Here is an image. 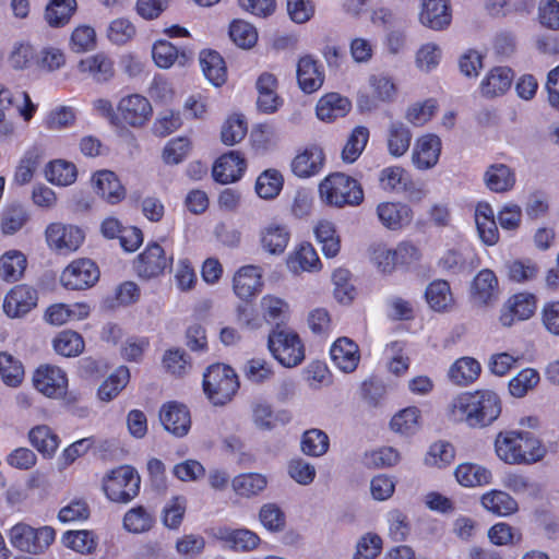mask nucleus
Here are the masks:
<instances>
[{"instance_id": "5", "label": "nucleus", "mask_w": 559, "mask_h": 559, "mask_svg": "<svg viewBox=\"0 0 559 559\" xmlns=\"http://www.w3.org/2000/svg\"><path fill=\"white\" fill-rule=\"evenodd\" d=\"M203 389L214 405H225L233 400L239 389L238 377L229 366L212 365L204 373Z\"/></svg>"}, {"instance_id": "42", "label": "nucleus", "mask_w": 559, "mask_h": 559, "mask_svg": "<svg viewBox=\"0 0 559 559\" xmlns=\"http://www.w3.org/2000/svg\"><path fill=\"white\" fill-rule=\"evenodd\" d=\"M426 300L436 311H445L453 305V296L447 281H435L426 289Z\"/></svg>"}, {"instance_id": "15", "label": "nucleus", "mask_w": 559, "mask_h": 559, "mask_svg": "<svg viewBox=\"0 0 559 559\" xmlns=\"http://www.w3.org/2000/svg\"><path fill=\"white\" fill-rule=\"evenodd\" d=\"M246 167V159L240 152L230 151L215 160L212 176L222 185L236 182L242 177Z\"/></svg>"}, {"instance_id": "39", "label": "nucleus", "mask_w": 559, "mask_h": 559, "mask_svg": "<svg viewBox=\"0 0 559 559\" xmlns=\"http://www.w3.org/2000/svg\"><path fill=\"white\" fill-rule=\"evenodd\" d=\"M153 515L142 506L128 510L122 519L123 528L132 534H142L152 528Z\"/></svg>"}, {"instance_id": "17", "label": "nucleus", "mask_w": 559, "mask_h": 559, "mask_svg": "<svg viewBox=\"0 0 559 559\" xmlns=\"http://www.w3.org/2000/svg\"><path fill=\"white\" fill-rule=\"evenodd\" d=\"M324 165L323 150L318 145H309L292 162L293 173L300 178H309L321 171Z\"/></svg>"}, {"instance_id": "26", "label": "nucleus", "mask_w": 559, "mask_h": 559, "mask_svg": "<svg viewBox=\"0 0 559 559\" xmlns=\"http://www.w3.org/2000/svg\"><path fill=\"white\" fill-rule=\"evenodd\" d=\"M475 223L478 235L484 243L493 246L499 240V230L495 213L489 203L479 202L475 209Z\"/></svg>"}, {"instance_id": "60", "label": "nucleus", "mask_w": 559, "mask_h": 559, "mask_svg": "<svg viewBox=\"0 0 559 559\" xmlns=\"http://www.w3.org/2000/svg\"><path fill=\"white\" fill-rule=\"evenodd\" d=\"M382 547L383 542L378 534L367 533L357 542L354 559H376Z\"/></svg>"}, {"instance_id": "1", "label": "nucleus", "mask_w": 559, "mask_h": 559, "mask_svg": "<svg viewBox=\"0 0 559 559\" xmlns=\"http://www.w3.org/2000/svg\"><path fill=\"white\" fill-rule=\"evenodd\" d=\"M501 400L491 390H477L456 395L448 406L449 416L471 428L490 426L501 414Z\"/></svg>"}, {"instance_id": "47", "label": "nucleus", "mask_w": 559, "mask_h": 559, "mask_svg": "<svg viewBox=\"0 0 559 559\" xmlns=\"http://www.w3.org/2000/svg\"><path fill=\"white\" fill-rule=\"evenodd\" d=\"M75 7V0H51L46 8V21L50 26H62L69 22Z\"/></svg>"}, {"instance_id": "46", "label": "nucleus", "mask_w": 559, "mask_h": 559, "mask_svg": "<svg viewBox=\"0 0 559 559\" xmlns=\"http://www.w3.org/2000/svg\"><path fill=\"white\" fill-rule=\"evenodd\" d=\"M283 182V176L278 170L267 169L258 177L255 182V191L262 199H274L281 192Z\"/></svg>"}, {"instance_id": "20", "label": "nucleus", "mask_w": 559, "mask_h": 559, "mask_svg": "<svg viewBox=\"0 0 559 559\" xmlns=\"http://www.w3.org/2000/svg\"><path fill=\"white\" fill-rule=\"evenodd\" d=\"M331 358L340 370L350 373L356 370L360 360L358 345L350 338L341 337L331 347Z\"/></svg>"}, {"instance_id": "33", "label": "nucleus", "mask_w": 559, "mask_h": 559, "mask_svg": "<svg viewBox=\"0 0 559 559\" xmlns=\"http://www.w3.org/2000/svg\"><path fill=\"white\" fill-rule=\"evenodd\" d=\"M481 366L472 357L459 358L449 370L450 380L461 386L474 383L480 376Z\"/></svg>"}, {"instance_id": "32", "label": "nucleus", "mask_w": 559, "mask_h": 559, "mask_svg": "<svg viewBox=\"0 0 559 559\" xmlns=\"http://www.w3.org/2000/svg\"><path fill=\"white\" fill-rule=\"evenodd\" d=\"M509 312H504L500 317L503 325L510 326L514 318L518 320L530 319L536 309V299L531 294H516L509 299Z\"/></svg>"}, {"instance_id": "11", "label": "nucleus", "mask_w": 559, "mask_h": 559, "mask_svg": "<svg viewBox=\"0 0 559 559\" xmlns=\"http://www.w3.org/2000/svg\"><path fill=\"white\" fill-rule=\"evenodd\" d=\"M171 260L157 242H152L136 257L133 267L139 277L150 280L162 275Z\"/></svg>"}, {"instance_id": "54", "label": "nucleus", "mask_w": 559, "mask_h": 559, "mask_svg": "<svg viewBox=\"0 0 559 559\" xmlns=\"http://www.w3.org/2000/svg\"><path fill=\"white\" fill-rule=\"evenodd\" d=\"M329 437L319 429H310L304 433L301 450L306 455L321 456L329 450Z\"/></svg>"}, {"instance_id": "45", "label": "nucleus", "mask_w": 559, "mask_h": 559, "mask_svg": "<svg viewBox=\"0 0 559 559\" xmlns=\"http://www.w3.org/2000/svg\"><path fill=\"white\" fill-rule=\"evenodd\" d=\"M420 411L416 406H409L395 414L390 423L393 431L401 435H413L420 426Z\"/></svg>"}, {"instance_id": "40", "label": "nucleus", "mask_w": 559, "mask_h": 559, "mask_svg": "<svg viewBox=\"0 0 559 559\" xmlns=\"http://www.w3.org/2000/svg\"><path fill=\"white\" fill-rule=\"evenodd\" d=\"M411 141L412 133L403 122L394 121L390 124L388 148L391 155L395 157L403 156L408 151Z\"/></svg>"}, {"instance_id": "50", "label": "nucleus", "mask_w": 559, "mask_h": 559, "mask_svg": "<svg viewBox=\"0 0 559 559\" xmlns=\"http://www.w3.org/2000/svg\"><path fill=\"white\" fill-rule=\"evenodd\" d=\"M62 544L80 554H91L97 546L94 533L85 530L64 533Z\"/></svg>"}, {"instance_id": "2", "label": "nucleus", "mask_w": 559, "mask_h": 559, "mask_svg": "<svg viewBox=\"0 0 559 559\" xmlns=\"http://www.w3.org/2000/svg\"><path fill=\"white\" fill-rule=\"evenodd\" d=\"M495 450L507 464H534L544 459L546 448L530 431L509 430L497 435Z\"/></svg>"}, {"instance_id": "38", "label": "nucleus", "mask_w": 559, "mask_h": 559, "mask_svg": "<svg viewBox=\"0 0 559 559\" xmlns=\"http://www.w3.org/2000/svg\"><path fill=\"white\" fill-rule=\"evenodd\" d=\"M28 439L38 452L47 456H51L59 447L58 436L46 425L32 428Z\"/></svg>"}, {"instance_id": "44", "label": "nucleus", "mask_w": 559, "mask_h": 559, "mask_svg": "<svg viewBox=\"0 0 559 559\" xmlns=\"http://www.w3.org/2000/svg\"><path fill=\"white\" fill-rule=\"evenodd\" d=\"M314 234L317 240L322 246V251L325 257L333 258L338 253L341 242L333 223L329 221H320L314 228Z\"/></svg>"}, {"instance_id": "53", "label": "nucleus", "mask_w": 559, "mask_h": 559, "mask_svg": "<svg viewBox=\"0 0 559 559\" xmlns=\"http://www.w3.org/2000/svg\"><path fill=\"white\" fill-rule=\"evenodd\" d=\"M0 376L7 385L15 388L24 378V368L12 355L0 353Z\"/></svg>"}, {"instance_id": "62", "label": "nucleus", "mask_w": 559, "mask_h": 559, "mask_svg": "<svg viewBox=\"0 0 559 559\" xmlns=\"http://www.w3.org/2000/svg\"><path fill=\"white\" fill-rule=\"evenodd\" d=\"M437 107L438 103L433 98L426 99L423 103H416L408 108L406 119L412 124L421 127L432 118Z\"/></svg>"}, {"instance_id": "12", "label": "nucleus", "mask_w": 559, "mask_h": 559, "mask_svg": "<svg viewBox=\"0 0 559 559\" xmlns=\"http://www.w3.org/2000/svg\"><path fill=\"white\" fill-rule=\"evenodd\" d=\"M45 234L48 247L59 253L75 251L84 240V234L79 227L61 223H51Z\"/></svg>"}, {"instance_id": "34", "label": "nucleus", "mask_w": 559, "mask_h": 559, "mask_svg": "<svg viewBox=\"0 0 559 559\" xmlns=\"http://www.w3.org/2000/svg\"><path fill=\"white\" fill-rule=\"evenodd\" d=\"M79 70L82 73H88L97 82H107L115 74L112 60L104 53H96L81 60Z\"/></svg>"}, {"instance_id": "49", "label": "nucleus", "mask_w": 559, "mask_h": 559, "mask_svg": "<svg viewBox=\"0 0 559 559\" xmlns=\"http://www.w3.org/2000/svg\"><path fill=\"white\" fill-rule=\"evenodd\" d=\"M55 350L64 356L73 357L80 355L84 349L83 337L74 331H62L53 340Z\"/></svg>"}, {"instance_id": "19", "label": "nucleus", "mask_w": 559, "mask_h": 559, "mask_svg": "<svg viewBox=\"0 0 559 559\" xmlns=\"http://www.w3.org/2000/svg\"><path fill=\"white\" fill-rule=\"evenodd\" d=\"M451 19L449 0H423L420 12L423 25L435 31H441L450 25Z\"/></svg>"}, {"instance_id": "48", "label": "nucleus", "mask_w": 559, "mask_h": 559, "mask_svg": "<svg viewBox=\"0 0 559 559\" xmlns=\"http://www.w3.org/2000/svg\"><path fill=\"white\" fill-rule=\"evenodd\" d=\"M369 140V130L366 127H356L347 139L342 151V158L346 163H354L361 155Z\"/></svg>"}, {"instance_id": "8", "label": "nucleus", "mask_w": 559, "mask_h": 559, "mask_svg": "<svg viewBox=\"0 0 559 559\" xmlns=\"http://www.w3.org/2000/svg\"><path fill=\"white\" fill-rule=\"evenodd\" d=\"M118 122L132 128L145 126L153 114L150 100L141 94H129L117 104Z\"/></svg>"}, {"instance_id": "57", "label": "nucleus", "mask_w": 559, "mask_h": 559, "mask_svg": "<svg viewBox=\"0 0 559 559\" xmlns=\"http://www.w3.org/2000/svg\"><path fill=\"white\" fill-rule=\"evenodd\" d=\"M229 36L231 40L241 48L252 47L258 39L255 28L248 22L237 20L230 24Z\"/></svg>"}, {"instance_id": "16", "label": "nucleus", "mask_w": 559, "mask_h": 559, "mask_svg": "<svg viewBox=\"0 0 559 559\" xmlns=\"http://www.w3.org/2000/svg\"><path fill=\"white\" fill-rule=\"evenodd\" d=\"M440 154V138L429 133L416 140L412 153V160L417 169L427 170L437 165Z\"/></svg>"}, {"instance_id": "35", "label": "nucleus", "mask_w": 559, "mask_h": 559, "mask_svg": "<svg viewBox=\"0 0 559 559\" xmlns=\"http://www.w3.org/2000/svg\"><path fill=\"white\" fill-rule=\"evenodd\" d=\"M350 109V102L337 93L323 96L317 105V116L320 120L332 121L344 117Z\"/></svg>"}, {"instance_id": "64", "label": "nucleus", "mask_w": 559, "mask_h": 559, "mask_svg": "<svg viewBox=\"0 0 559 559\" xmlns=\"http://www.w3.org/2000/svg\"><path fill=\"white\" fill-rule=\"evenodd\" d=\"M71 49L75 52H84L95 48L96 33L90 25L78 26L71 35Z\"/></svg>"}, {"instance_id": "61", "label": "nucleus", "mask_w": 559, "mask_h": 559, "mask_svg": "<svg viewBox=\"0 0 559 559\" xmlns=\"http://www.w3.org/2000/svg\"><path fill=\"white\" fill-rule=\"evenodd\" d=\"M75 111L69 106H57L52 108L44 120V126L49 130H61L73 124Z\"/></svg>"}, {"instance_id": "55", "label": "nucleus", "mask_w": 559, "mask_h": 559, "mask_svg": "<svg viewBox=\"0 0 559 559\" xmlns=\"http://www.w3.org/2000/svg\"><path fill=\"white\" fill-rule=\"evenodd\" d=\"M454 457L455 450L450 442L437 441L430 445L425 462L429 466L442 468L450 465Z\"/></svg>"}, {"instance_id": "36", "label": "nucleus", "mask_w": 559, "mask_h": 559, "mask_svg": "<svg viewBox=\"0 0 559 559\" xmlns=\"http://www.w3.org/2000/svg\"><path fill=\"white\" fill-rule=\"evenodd\" d=\"M200 63L204 75L215 86H221L225 83L227 71L225 61L222 56L214 50H204L200 55Z\"/></svg>"}, {"instance_id": "51", "label": "nucleus", "mask_w": 559, "mask_h": 559, "mask_svg": "<svg viewBox=\"0 0 559 559\" xmlns=\"http://www.w3.org/2000/svg\"><path fill=\"white\" fill-rule=\"evenodd\" d=\"M266 478L257 473L242 474L234 478L233 488L242 497L255 496L266 487Z\"/></svg>"}, {"instance_id": "23", "label": "nucleus", "mask_w": 559, "mask_h": 559, "mask_svg": "<svg viewBox=\"0 0 559 559\" xmlns=\"http://www.w3.org/2000/svg\"><path fill=\"white\" fill-rule=\"evenodd\" d=\"M261 287L262 274L259 266H242L234 276V292L240 299H250L260 292Z\"/></svg>"}, {"instance_id": "9", "label": "nucleus", "mask_w": 559, "mask_h": 559, "mask_svg": "<svg viewBox=\"0 0 559 559\" xmlns=\"http://www.w3.org/2000/svg\"><path fill=\"white\" fill-rule=\"evenodd\" d=\"M34 388L49 399H61L68 391V377L56 366H39L33 374Z\"/></svg>"}, {"instance_id": "43", "label": "nucleus", "mask_w": 559, "mask_h": 559, "mask_svg": "<svg viewBox=\"0 0 559 559\" xmlns=\"http://www.w3.org/2000/svg\"><path fill=\"white\" fill-rule=\"evenodd\" d=\"M76 176L75 165L63 159L50 162L46 169L47 179L56 186H70L76 180Z\"/></svg>"}, {"instance_id": "6", "label": "nucleus", "mask_w": 559, "mask_h": 559, "mask_svg": "<svg viewBox=\"0 0 559 559\" xmlns=\"http://www.w3.org/2000/svg\"><path fill=\"white\" fill-rule=\"evenodd\" d=\"M140 487V475L133 467L128 465L110 471L103 478V490L112 502H130L139 495Z\"/></svg>"}, {"instance_id": "21", "label": "nucleus", "mask_w": 559, "mask_h": 559, "mask_svg": "<svg viewBox=\"0 0 559 559\" xmlns=\"http://www.w3.org/2000/svg\"><path fill=\"white\" fill-rule=\"evenodd\" d=\"M297 80L305 93L318 91L324 81L322 66L310 56L300 58L297 64Z\"/></svg>"}, {"instance_id": "14", "label": "nucleus", "mask_w": 559, "mask_h": 559, "mask_svg": "<svg viewBox=\"0 0 559 559\" xmlns=\"http://www.w3.org/2000/svg\"><path fill=\"white\" fill-rule=\"evenodd\" d=\"M499 282L496 274L489 270H481L473 280L471 299L477 307H487L499 298Z\"/></svg>"}, {"instance_id": "37", "label": "nucleus", "mask_w": 559, "mask_h": 559, "mask_svg": "<svg viewBox=\"0 0 559 559\" xmlns=\"http://www.w3.org/2000/svg\"><path fill=\"white\" fill-rule=\"evenodd\" d=\"M483 507L500 516L513 514L518 510V502L507 492L491 490L481 497Z\"/></svg>"}, {"instance_id": "24", "label": "nucleus", "mask_w": 559, "mask_h": 559, "mask_svg": "<svg viewBox=\"0 0 559 559\" xmlns=\"http://www.w3.org/2000/svg\"><path fill=\"white\" fill-rule=\"evenodd\" d=\"M96 193L110 204L119 203L126 195L124 188L115 173L99 170L93 176Z\"/></svg>"}, {"instance_id": "56", "label": "nucleus", "mask_w": 559, "mask_h": 559, "mask_svg": "<svg viewBox=\"0 0 559 559\" xmlns=\"http://www.w3.org/2000/svg\"><path fill=\"white\" fill-rule=\"evenodd\" d=\"M135 33V26L126 17L112 20L107 27V38L114 45L127 44L134 37Z\"/></svg>"}, {"instance_id": "18", "label": "nucleus", "mask_w": 559, "mask_h": 559, "mask_svg": "<svg viewBox=\"0 0 559 559\" xmlns=\"http://www.w3.org/2000/svg\"><path fill=\"white\" fill-rule=\"evenodd\" d=\"M377 215L382 225L392 230L402 229L413 221L412 209L403 203H380L377 207Z\"/></svg>"}, {"instance_id": "59", "label": "nucleus", "mask_w": 559, "mask_h": 559, "mask_svg": "<svg viewBox=\"0 0 559 559\" xmlns=\"http://www.w3.org/2000/svg\"><path fill=\"white\" fill-rule=\"evenodd\" d=\"M380 186L385 191H403L407 187L406 173L402 167L391 166L381 170Z\"/></svg>"}, {"instance_id": "13", "label": "nucleus", "mask_w": 559, "mask_h": 559, "mask_svg": "<svg viewBox=\"0 0 559 559\" xmlns=\"http://www.w3.org/2000/svg\"><path fill=\"white\" fill-rule=\"evenodd\" d=\"M38 294L33 287L20 284L9 290L3 300V311L10 318H21L37 306Z\"/></svg>"}, {"instance_id": "30", "label": "nucleus", "mask_w": 559, "mask_h": 559, "mask_svg": "<svg viewBox=\"0 0 559 559\" xmlns=\"http://www.w3.org/2000/svg\"><path fill=\"white\" fill-rule=\"evenodd\" d=\"M486 187L496 193L508 192L515 185V173L508 165L492 164L484 174Z\"/></svg>"}, {"instance_id": "29", "label": "nucleus", "mask_w": 559, "mask_h": 559, "mask_svg": "<svg viewBox=\"0 0 559 559\" xmlns=\"http://www.w3.org/2000/svg\"><path fill=\"white\" fill-rule=\"evenodd\" d=\"M290 238L286 225L271 223L260 231L262 248L271 254H281L285 251Z\"/></svg>"}, {"instance_id": "27", "label": "nucleus", "mask_w": 559, "mask_h": 559, "mask_svg": "<svg viewBox=\"0 0 559 559\" xmlns=\"http://www.w3.org/2000/svg\"><path fill=\"white\" fill-rule=\"evenodd\" d=\"M27 258L17 249H10L0 255V278L7 283L19 282L26 270Z\"/></svg>"}, {"instance_id": "52", "label": "nucleus", "mask_w": 559, "mask_h": 559, "mask_svg": "<svg viewBox=\"0 0 559 559\" xmlns=\"http://www.w3.org/2000/svg\"><path fill=\"white\" fill-rule=\"evenodd\" d=\"M539 380L537 370L525 368L510 380L509 392L514 397H523L539 383Z\"/></svg>"}, {"instance_id": "41", "label": "nucleus", "mask_w": 559, "mask_h": 559, "mask_svg": "<svg viewBox=\"0 0 559 559\" xmlns=\"http://www.w3.org/2000/svg\"><path fill=\"white\" fill-rule=\"evenodd\" d=\"M129 369L124 366L117 368L99 386L97 395L99 400L109 402L115 399L128 384Z\"/></svg>"}, {"instance_id": "58", "label": "nucleus", "mask_w": 559, "mask_h": 559, "mask_svg": "<svg viewBox=\"0 0 559 559\" xmlns=\"http://www.w3.org/2000/svg\"><path fill=\"white\" fill-rule=\"evenodd\" d=\"M334 297L342 304H349L355 297V287L350 283L348 270L338 269L332 275Z\"/></svg>"}, {"instance_id": "31", "label": "nucleus", "mask_w": 559, "mask_h": 559, "mask_svg": "<svg viewBox=\"0 0 559 559\" xmlns=\"http://www.w3.org/2000/svg\"><path fill=\"white\" fill-rule=\"evenodd\" d=\"M454 476L457 483L467 488L481 487L491 484V472L475 463H462L455 471Z\"/></svg>"}, {"instance_id": "22", "label": "nucleus", "mask_w": 559, "mask_h": 559, "mask_svg": "<svg viewBox=\"0 0 559 559\" xmlns=\"http://www.w3.org/2000/svg\"><path fill=\"white\" fill-rule=\"evenodd\" d=\"M214 537L227 543L233 549L250 551L258 547L260 537L247 528L233 530L227 526H219L214 530Z\"/></svg>"}, {"instance_id": "28", "label": "nucleus", "mask_w": 559, "mask_h": 559, "mask_svg": "<svg viewBox=\"0 0 559 559\" xmlns=\"http://www.w3.org/2000/svg\"><path fill=\"white\" fill-rule=\"evenodd\" d=\"M513 71L508 67H496L489 71L480 83V92L485 97H496L504 94L511 86Z\"/></svg>"}, {"instance_id": "25", "label": "nucleus", "mask_w": 559, "mask_h": 559, "mask_svg": "<svg viewBox=\"0 0 559 559\" xmlns=\"http://www.w3.org/2000/svg\"><path fill=\"white\" fill-rule=\"evenodd\" d=\"M440 266L452 273L459 274L472 271L478 265V258L471 248L451 249L439 261Z\"/></svg>"}, {"instance_id": "4", "label": "nucleus", "mask_w": 559, "mask_h": 559, "mask_svg": "<svg viewBox=\"0 0 559 559\" xmlns=\"http://www.w3.org/2000/svg\"><path fill=\"white\" fill-rule=\"evenodd\" d=\"M267 347L284 367L294 368L305 360V345L297 332L276 325L269 334Z\"/></svg>"}, {"instance_id": "3", "label": "nucleus", "mask_w": 559, "mask_h": 559, "mask_svg": "<svg viewBox=\"0 0 559 559\" xmlns=\"http://www.w3.org/2000/svg\"><path fill=\"white\" fill-rule=\"evenodd\" d=\"M322 201L335 207L358 206L364 202L361 185L354 178L335 173L328 176L319 186Z\"/></svg>"}, {"instance_id": "10", "label": "nucleus", "mask_w": 559, "mask_h": 559, "mask_svg": "<svg viewBox=\"0 0 559 559\" xmlns=\"http://www.w3.org/2000/svg\"><path fill=\"white\" fill-rule=\"evenodd\" d=\"M99 278L98 266L90 259L72 261L61 274L62 285L72 290L86 289Z\"/></svg>"}, {"instance_id": "63", "label": "nucleus", "mask_w": 559, "mask_h": 559, "mask_svg": "<svg viewBox=\"0 0 559 559\" xmlns=\"http://www.w3.org/2000/svg\"><path fill=\"white\" fill-rule=\"evenodd\" d=\"M91 510L84 499H73L60 509L58 519L62 523L82 522L90 518Z\"/></svg>"}, {"instance_id": "7", "label": "nucleus", "mask_w": 559, "mask_h": 559, "mask_svg": "<svg viewBox=\"0 0 559 559\" xmlns=\"http://www.w3.org/2000/svg\"><path fill=\"white\" fill-rule=\"evenodd\" d=\"M11 545L31 555L44 554L56 539V531L51 526L33 527L17 523L9 532Z\"/></svg>"}]
</instances>
